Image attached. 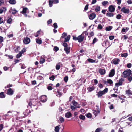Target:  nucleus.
<instances>
[{"label": "nucleus", "instance_id": "nucleus-1", "mask_svg": "<svg viewBox=\"0 0 132 132\" xmlns=\"http://www.w3.org/2000/svg\"><path fill=\"white\" fill-rule=\"evenodd\" d=\"M73 39L75 40H78L79 42H80L83 41L84 37L82 36V34L78 36L77 37L76 36H73Z\"/></svg>", "mask_w": 132, "mask_h": 132}, {"label": "nucleus", "instance_id": "nucleus-2", "mask_svg": "<svg viewBox=\"0 0 132 132\" xmlns=\"http://www.w3.org/2000/svg\"><path fill=\"white\" fill-rule=\"evenodd\" d=\"M108 91V89L107 88H106L103 91H99L97 94L98 97L99 98L101 97L103 95H104Z\"/></svg>", "mask_w": 132, "mask_h": 132}, {"label": "nucleus", "instance_id": "nucleus-3", "mask_svg": "<svg viewBox=\"0 0 132 132\" xmlns=\"http://www.w3.org/2000/svg\"><path fill=\"white\" fill-rule=\"evenodd\" d=\"M131 71L130 69L124 71L123 73L124 77H126L127 76H130L131 74Z\"/></svg>", "mask_w": 132, "mask_h": 132}, {"label": "nucleus", "instance_id": "nucleus-4", "mask_svg": "<svg viewBox=\"0 0 132 132\" xmlns=\"http://www.w3.org/2000/svg\"><path fill=\"white\" fill-rule=\"evenodd\" d=\"M29 12L28 9L26 7L23 8L22 11L21 12L26 17L27 16V14Z\"/></svg>", "mask_w": 132, "mask_h": 132}, {"label": "nucleus", "instance_id": "nucleus-5", "mask_svg": "<svg viewBox=\"0 0 132 132\" xmlns=\"http://www.w3.org/2000/svg\"><path fill=\"white\" fill-rule=\"evenodd\" d=\"M121 11L125 14H128L129 13L130 11L129 9L126 8L125 7H123L121 9Z\"/></svg>", "mask_w": 132, "mask_h": 132}, {"label": "nucleus", "instance_id": "nucleus-6", "mask_svg": "<svg viewBox=\"0 0 132 132\" xmlns=\"http://www.w3.org/2000/svg\"><path fill=\"white\" fill-rule=\"evenodd\" d=\"M124 79L123 78H121L119 81V82L116 84L115 85L117 87H118L121 85L123 83V81H124Z\"/></svg>", "mask_w": 132, "mask_h": 132}, {"label": "nucleus", "instance_id": "nucleus-7", "mask_svg": "<svg viewBox=\"0 0 132 132\" xmlns=\"http://www.w3.org/2000/svg\"><path fill=\"white\" fill-rule=\"evenodd\" d=\"M23 40L24 43L26 44H28L30 41V39L28 37L25 38Z\"/></svg>", "mask_w": 132, "mask_h": 132}, {"label": "nucleus", "instance_id": "nucleus-8", "mask_svg": "<svg viewBox=\"0 0 132 132\" xmlns=\"http://www.w3.org/2000/svg\"><path fill=\"white\" fill-rule=\"evenodd\" d=\"M108 10L109 12H113L114 11L115 8L113 5H111L108 7Z\"/></svg>", "mask_w": 132, "mask_h": 132}, {"label": "nucleus", "instance_id": "nucleus-9", "mask_svg": "<svg viewBox=\"0 0 132 132\" xmlns=\"http://www.w3.org/2000/svg\"><path fill=\"white\" fill-rule=\"evenodd\" d=\"M47 100V97L45 95H42L40 98L41 101L42 102H46Z\"/></svg>", "mask_w": 132, "mask_h": 132}, {"label": "nucleus", "instance_id": "nucleus-10", "mask_svg": "<svg viewBox=\"0 0 132 132\" xmlns=\"http://www.w3.org/2000/svg\"><path fill=\"white\" fill-rule=\"evenodd\" d=\"M14 91L11 88H9L8 89L7 94L8 95H12L13 94Z\"/></svg>", "mask_w": 132, "mask_h": 132}, {"label": "nucleus", "instance_id": "nucleus-11", "mask_svg": "<svg viewBox=\"0 0 132 132\" xmlns=\"http://www.w3.org/2000/svg\"><path fill=\"white\" fill-rule=\"evenodd\" d=\"M96 16L95 14L92 13L89 15V19L92 20L95 18Z\"/></svg>", "mask_w": 132, "mask_h": 132}, {"label": "nucleus", "instance_id": "nucleus-12", "mask_svg": "<svg viewBox=\"0 0 132 132\" xmlns=\"http://www.w3.org/2000/svg\"><path fill=\"white\" fill-rule=\"evenodd\" d=\"M113 63L114 64L117 65L119 63L120 60L118 58H116L113 60Z\"/></svg>", "mask_w": 132, "mask_h": 132}, {"label": "nucleus", "instance_id": "nucleus-13", "mask_svg": "<svg viewBox=\"0 0 132 132\" xmlns=\"http://www.w3.org/2000/svg\"><path fill=\"white\" fill-rule=\"evenodd\" d=\"M115 73V70L114 69H112L109 75V76L110 77H113Z\"/></svg>", "mask_w": 132, "mask_h": 132}, {"label": "nucleus", "instance_id": "nucleus-14", "mask_svg": "<svg viewBox=\"0 0 132 132\" xmlns=\"http://www.w3.org/2000/svg\"><path fill=\"white\" fill-rule=\"evenodd\" d=\"M72 103L73 105L76 107L77 108H80V106L75 101H73Z\"/></svg>", "mask_w": 132, "mask_h": 132}, {"label": "nucleus", "instance_id": "nucleus-15", "mask_svg": "<svg viewBox=\"0 0 132 132\" xmlns=\"http://www.w3.org/2000/svg\"><path fill=\"white\" fill-rule=\"evenodd\" d=\"M99 72L101 75H104L105 73V70L104 69H100L99 70Z\"/></svg>", "mask_w": 132, "mask_h": 132}, {"label": "nucleus", "instance_id": "nucleus-16", "mask_svg": "<svg viewBox=\"0 0 132 132\" xmlns=\"http://www.w3.org/2000/svg\"><path fill=\"white\" fill-rule=\"evenodd\" d=\"M64 50L65 51L67 54H68L69 53L70 51V48L69 47H65Z\"/></svg>", "mask_w": 132, "mask_h": 132}, {"label": "nucleus", "instance_id": "nucleus-17", "mask_svg": "<svg viewBox=\"0 0 132 132\" xmlns=\"http://www.w3.org/2000/svg\"><path fill=\"white\" fill-rule=\"evenodd\" d=\"M95 88L94 86H90L87 88V89L88 90L89 92H91Z\"/></svg>", "mask_w": 132, "mask_h": 132}, {"label": "nucleus", "instance_id": "nucleus-18", "mask_svg": "<svg viewBox=\"0 0 132 132\" xmlns=\"http://www.w3.org/2000/svg\"><path fill=\"white\" fill-rule=\"evenodd\" d=\"M93 113L95 116H97L98 114L100 112L99 110L98 111H97L96 110H93Z\"/></svg>", "mask_w": 132, "mask_h": 132}, {"label": "nucleus", "instance_id": "nucleus-19", "mask_svg": "<svg viewBox=\"0 0 132 132\" xmlns=\"http://www.w3.org/2000/svg\"><path fill=\"white\" fill-rule=\"evenodd\" d=\"M71 114L70 112H68L65 114V116L66 118H69L71 116Z\"/></svg>", "mask_w": 132, "mask_h": 132}, {"label": "nucleus", "instance_id": "nucleus-20", "mask_svg": "<svg viewBox=\"0 0 132 132\" xmlns=\"http://www.w3.org/2000/svg\"><path fill=\"white\" fill-rule=\"evenodd\" d=\"M12 19L11 18H9L7 20V23L10 24L12 21Z\"/></svg>", "mask_w": 132, "mask_h": 132}, {"label": "nucleus", "instance_id": "nucleus-21", "mask_svg": "<svg viewBox=\"0 0 132 132\" xmlns=\"http://www.w3.org/2000/svg\"><path fill=\"white\" fill-rule=\"evenodd\" d=\"M11 11L12 14H15L17 12V11L15 9H12Z\"/></svg>", "mask_w": 132, "mask_h": 132}, {"label": "nucleus", "instance_id": "nucleus-22", "mask_svg": "<svg viewBox=\"0 0 132 132\" xmlns=\"http://www.w3.org/2000/svg\"><path fill=\"white\" fill-rule=\"evenodd\" d=\"M9 2L10 4H15L16 3V2L15 0H10Z\"/></svg>", "mask_w": 132, "mask_h": 132}, {"label": "nucleus", "instance_id": "nucleus-23", "mask_svg": "<svg viewBox=\"0 0 132 132\" xmlns=\"http://www.w3.org/2000/svg\"><path fill=\"white\" fill-rule=\"evenodd\" d=\"M126 94L128 95H132V92L130 90H126Z\"/></svg>", "mask_w": 132, "mask_h": 132}, {"label": "nucleus", "instance_id": "nucleus-24", "mask_svg": "<svg viewBox=\"0 0 132 132\" xmlns=\"http://www.w3.org/2000/svg\"><path fill=\"white\" fill-rule=\"evenodd\" d=\"M87 61L91 63H95V60H94L93 59L90 58L88 59Z\"/></svg>", "mask_w": 132, "mask_h": 132}, {"label": "nucleus", "instance_id": "nucleus-25", "mask_svg": "<svg viewBox=\"0 0 132 132\" xmlns=\"http://www.w3.org/2000/svg\"><path fill=\"white\" fill-rule=\"evenodd\" d=\"M42 57L41 56V58L40 59V64H43L45 61V60L44 59L42 58Z\"/></svg>", "mask_w": 132, "mask_h": 132}, {"label": "nucleus", "instance_id": "nucleus-26", "mask_svg": "<svg viewBox=\"0 0 132 132\" xmlns=\"http://www.w3.org/2000/svg\"><path fill=\"white\" fill-rule=\"evenodd\" d=\"M60 125H59L58 126H56L55 127V132H59L60 128L59 126H60Z\"/></svg>", "mask_w": 132, "mask_h": 132}, {"label": "nucleus", "instance_id": "nucleus-27", "mask_svg": "<svg viewBox=\"0 0 132 132\" xmlns=\"http://www.w3.org/2000/svg\"><path fill=\"white\" fill-rule=\"evenodd\" d=\"M70 35H68L67 37H65V42H67L70 39Z\"/></svg>", "mask_w": 132, "mask_h": 132}, {"label": "nucleus", "instance_id": "nucleus-28", "mask_svg": "<svg viewBox=\"0 0 132 132\" xmlns=\"http://www.w3.org/2000/svg\"><path fill=\"white\" fill-rule=\"evenodd\" d=\"M36 42L37 43L39 44H41L42 43V40L39 38L36 39Z\"/></svg>", "mask_w": 132, "mask_h": 132}, {"label": "nucleus", "instance_id": "nucleus-29", "mask_svg": "<svg viewBox=\"0 0 132 132\" xmlns=\"http://www.w3.org/2000/svg\"><path fill=\"white\" fill-rule=\"evenodd\" d=\"M112 28V27L111 26H109L106 28L105 30L107 31H110L111 30Z\"/></svg>", "mask_w": 132, "mask_h": 132}, {"label": "nucleus", "instance_id": "nucleus-30", "mask_svg": "<svg viewBox=\"0 0 132 132\" xmlns=\"http://www.w3.org/2000/svg\"><path fill=\"white\" fill-rule=\"evenodd\" d=\"M106 15L108 16L112 17L113 16L114 14L113 13L109 12L106 14Z\"/></svg>", "mask_w": 132, "mask_h": 132}, {"label": "nucleus", "instance_id": "nucleus-31", "mask_svg": "<svg viewBox=\"0 0 132 132\" xmlns=\"http://www.w3.org/2000/svg\"><path fill=\"white\" fill-rule=\"evenodd\" d=\"M5 97V96L4 94V93L1 92L0 93V98H3Z\"/></svg>", "mask_w": 132, "mask_h": 132}, {"label": "nucleus", "instance_id": "nucleus-32", "mask_svg": "<svg viewBox=\"0 0 132 132\" xmlns=\"http://www.w3.org/2000/svg\"><path fill=\"white\" fill-rule=\"evenodd\" d=\"M108 2L107 1H104L102 2V4L104 6H105L106 5L108 4Z\"/></svg>", "mask_w": 132, "mask_h": 132}, {"label": "nucleus", "instance_id": "nucleus-33", "mask_svg": "<svg viewBox=\"0 0 132 132\" xmlns=\"http://www.w3.org/2000/svg\"><path fill=\"white\" fill-rule=\"evenodd\" d=\"M100 7L99 6H96L95 8V10L96 12H97L100 11Z\"/></svg>", "mask_w": 132, "mask_h": 132}, {"label": "nucleus", "instance_id": "nucleus-34", "mask_svg": "<svg viewBox=\"0 0 132 132\" xmlns=\"http://www.w3.org/2000/svg\"><path fill=\"white\" fill-rule=\"evenodd\" d=\"M56 96L59 97H60L62 95V94L59 91H57L56 93Z\"/></svg>", "mask_w": 132, "mask_h": 132}, {"label": "nucleus", "instance_id": "nucleus-35", "mask_svg": "<svg viewBox=\"0 0 132 132\" xmlns=\"http://www.w3.org/2000/svg\"><path fill=\"white\" fill-rule=\"evenodd\" d=\"M79 118L82 120H84L85 119V117L83 115H80L79 116Z\"/></svg>", "mask_w": 132, "mask_h": 132}, {"label": "nucleus", "instance_id": "nucleus-36", "mask_svg": "<svg viewBox=\"0 0 132 132\" xmlns=\"http://www.w3.org/2000/svg\"><path fill=\"white\" fill-rule=\"evenodd\" d=\"M128 76V79L130 81H131L132 80V75L131 74V75Z\"/></svg>", "mask_w": 132, "mask_h": 132}, {"label": "nucleus", "instance_id": "nucleus-37", "mask_svg": "<svg viewBox=\"0 0 132 132\" xmlns=\"http://www.w3.org/2000/svg\"><path fill=\"white\" fill-rule=\"evenodd\" d=\"M22 53L21 52H20L17 55L16 57L17 58H19L21 56Z\"/></svg>", "mask_w": 132, "mask_h": 132}, {"label": "nucleus", "instance_id": "nucleus-38", "mask_svg": "<svg viewBox=\"0 0 132 132\" xmlns=\"http://www.w3.org/2000/svg\"><path fill=\"white\" fill-rule=\"evenodd\" d=\"M128 56V54L127 53H124L122 54L121 55V56L122 57H126Z\"/></svg>", "mask_w": 132, "mask_h": 132}, {"label": "nucleus", "instance_id": "nucleus-39", "mask_svg": "<svg viewBox=\"0 0 132 132\" xmlns=\"http://www.w3.org/2000/svg\"><path fill=\"white\" fill-rule=\"evenodd\" d=\"M53 2H52V0H50L49 1V6L50 7H51L53 5Z\"/></svg>", "mask_w": 132, "mask_h": 132}, {"label": "nucleus", "instance_id": "nucleus-40", "mask_svg": "<svg viewBox=\"0 0 132 132\" xmlns=\"http://www.w3.org/2000/svg\"><path fill=\"white\" fill-rule=\"evenodd\" d=\"M107 82L110 85H111L113 83V81H112L111 80V79H109L108 80Z\"/></svg>", "mask_w": 132, "mask_h": 132}, {"label": "nucleus", "instance_id": "nucleus-41", "mask_svg": "<svg viewBox=\"0 0 132 132\" xmlns=\"http://www.w3.org/2000/svg\"><path fill=\"white\" fill-rule=\"evenodd\" d=\"M60 120L61 122H62L64 121V118L62 117H61L60 118Z\"/></svg>", "mask_w": 132, "mask_h": 132}, {"label": "nucleus", "instance_id": "nucleus-42", "mask_svg": "<svg viewBox=\"0 0 132 132\" xmlns=\"http://www.w3.org/2000/svg\"><path fill=\"white\" fill-rule=\"evenodd\" d=\"M102 130L101 128H98L96 129L95 130V132H100Z\"/></svg>", "mask_w": 132, "mask_h": 132}, {"label": "nucleus", "instance_id": "nucleus-43", "mask_svg": "<svg viewBox=\"0 0 132 132\" xmlns=\"http://www.w3.org/2000/svg\"><path fill=\"white\" fill-rule=\"evenodd\" d=\"M86 116L88 118H91L92 117V115L90 113H88L86 115Z\"/></svg>", "mask_w": 132, "mask_h": 132}, {"label": "nucleus", "instance_id": "nucleus-44", "mask_svg": "<svg viewBox=\"0 0 132 132\" xmlns=\"http://www.w3.org/2000/svg\"><path fill=\"white\" fill-rule=\"evenodd\" d=\"M99 109V111H100V108H99V106H98L97 105H96L95 107V108H94V109L95 110H96L97 111H98Z\"/></svg>", "mask_w": 132, "mask_h": 132}, {"label": "nucleus", "instance_id": "nucleus-45", "mask_svg": "<svg viewBox=\"0 0 132 132\" xmlns=\"http://www.w3.org/2000/svg\"><path fill=\"white\" fill-rule=\"evenodd\" d=\"M53 3L54 4H57L59 3L58 0H52Z\"/></svg>", "mask_w": 132, "mask_h": 132}, {"label": "nucleus", "instance_id": "nucleus-46", "mask_svg": "<svg viewBox=\"0 0 132 132\" xmlns=\"http://www.w3.org/2000/svg\"><path fill=\"white\" fill-rule=\"evenodd\" d=\"M121 15L120 14H118L117 15L116 18L117 19H120L121 18Z\"/></svg>", "mask_w": 132, "mask_h": 132}, {"label": "nucleus", "instance_id": "nucleus-47", "mask_svg": "<svg viewBox=\"0 0 132 132\" xmlns=\"http://www.w3.org/2000/svg\"><path fill=\"white\" fill-rule=\"evenodd\" d=\"M68 76H66L64 78V81L65 82H67L68 81Z\"/></svg>", "mask_w": 132, "mask_h": 132}, {"label": "nucleus", "instance_id": "nucleus-48", "mask_svg": "<svg viewBox=\"0 0 132 132\" xmlns=\"http://www.w3.org/2000/svg\"><path fill=\"white\" fill-rule=\"evenodd\" d=\"M3 124H0V131H1L3 129Z\"/></svg>", "mask_w": 132, "mask_h": 132}, {"label": "nucleus", "instance_id": "nucleus-49", "mask_svg": "<svg viewBox=\"0 0 132 132\" xmlns=\"http://www.w3.org/2000/svg\"><path fill=\"white\" fill-rule=\"evenodd\" d=\"M114 36H111L109 37V39L110 40H112L114 38Z\"/></svg>", "mask_w": 132, "mask_h": 132}, {"label": "nucleus", "instance_id": "nucleus-50", "mask_svg": "<svg viewBox=\"0 0 132 132\" xmlns=\"http://www.w3.org/2000/svg\"><path fill=\"white\" fill-rule=\"evenodd\" d=\"M55 78L54 76V75H52L50 77V79L52 80H54Z\"/></svg>", "mask_w": 132, "mask_h": 132}, {"label": "nucleus", "instance_id": "nucleus-51", "mask_svg": "<svg viewBox=\"0 0 132 132\" xmlns=\"http://www.w3.org/2000/svg\"><path fill=\"white\" fill-rule=\"evenodd\" d=\"M103 27L100 24H99L98 25L97 27V28L98 29H102Z\"/></svg>", "mask_w": 132, "mask_h": 132}, {"label": "nucleus", "instance_id": "nucleus-52", "mask_svg": "<svg viewBox=\"0 0 132 132\" xmlns=\"http://www.w3.org/2000/svg\"><path fill=\"white\" fill-rule=\"evenodd\" d=\"M60 67V66L59 65L57 64L56 65V68L57 70H59V69Z\"/></svg>", "mask_w": 132, "mask_h": 132}, {"label": "nucleus", "instance_id": "nucleus-53", "mask_svg": "<svg viewBox=\"0 0 132 132\" xmlns=\"http://www.w3.org/2000/svg\"><path fill=\"white\" fill-rule=\"evenodd\" d=\"M97 39L96 38H94L93 40V44H94L97 41Z\"/></svg>", "mask_w": 132, "mask_h": 132}, {"label": "nucleus", "instance_id": "nucleus-54", "mask_svg": "<svg viewBox=\"0 0 132 132\" xmlns=\"http://www.w3.org/2000/svg\"><path fill=\"white\" fill-rule=\"evenodd\" d=\"M67 35V34L66 33H64L62 34V37L63 38H64Z\"/></svg>", "mask_w": 132, "mask_h": 132}, {"label": "nucleus", "instance_id": "nucleus-55", "mask_svg": "<svg viewBox=\"0 0 132 132\" xmlns=\"http://www.w3.org/2000/svg\"><path fill=\"white\" fill-rule=\"evenodd\" d=\"M70 108L72 110H74L75 108H77L75 106L72 105H71Z\"/></svg>", "mask_w": 132, "mask_h": 132}, {"label": "nucleus", "instance_id": "nucleus-56", "mask_svg": "<svg viewBox=\"0 0 132 132\" xmlns=\"http://www.w3.org/2000/svg\"><path fill=\"white\" fill-rule=\"evenodd\" d=\"M53 26L55 28H57L58 27L57 24L56 23H54V24Z\"/></svg>", "mask_w": 132, "mask_h": 132}, {"label": "nucleus", "instance_id": "nucleus-57", "mask_svg": "<svg viewBox=\"0 0 132 132\" xmlns=\"http://www.w3.org/2000/svg\"><path fill=\"white\" fill-rule=\"evenodd\" d=\"M112 97L116 98L117 97V95L115 94H113L111 95Z\"/></svg>", "mask_w": 132, "mask_h": 132}, {"label": "nucleus", "instance_id": "nucleus-58", "mask_svg": "<svg viewBox=\"0 0 132 132\" xmlns=\"http://www.w3.org/2000/svg\"><path fill=\"white\" fill-rule=\"evenodd\" d=\"M110 109L111 110L114 108V106L113 104H111L110 106H109Z\"/></svg>", "mask_w": 132, "mask_h": 132}, {"label": "nucleus", "instance_id": "nucleus-59", "mask_svg": "<svg viewBox=\"0 0 132 132\" xmlns=\"http://www.w3.org/2000/svg\"><path fill=\"white\" fill-rule=\"evenodd\" d=\"M132 66L131 64L130 63L128 64L127 65V67L128 68H130Z\"/></svg>", "mask_w": 132, "mask_h": 132}, {"label": "nucleus", "instance_id": "nucleus-60", "mask_svg": "<svg viewBox=\"0 0 132 132\" xmlns=\"http://www.w3.org/2000/svg\"><path fill=\"white\" fill-rule=\"evenodd\" d=\"M52 20L51 19H50L47 21V23L48 24H50L52 22Z\"/></svg>", "mask_w": 132, "mask_h": 132}, {"label": "nucleus", "instance_id": "nucleus-61", "mask_svg": "<svg viewBox=\"0 0 132 132\" xmlns=\"http://www.w3.org/2000/svg\"><path fill=\"white\" fill-rule=\"evenodd\" d=\"M97 2L96 0H92L91 2L92 4H93Z\"/></svg>", "mask_w": 132, "mask_h": 132}, {"label": "nucleus", "instance_id": "nucleus-62", "mask_svg": "<svg viewBox=\"0 0 132 132\" xmlns=\"http://www.w3.org/2000/svg\"><path fill=\"white\" fill-rule=\"evenodd\" d=\"M47 89L48 90H51L52 89V87L50 86H48L47 87Z\"/></svg>", "mask_w": 132, "mask_h": 132}, {"label": "nucleus", "instance_id": "nucleus-63", "mask_svg": "<svg viewBox=\"0 0 132 132\" xmlns=\"http://www.w3.org/2000/svg\"><path fill=\"white\" fill-rule=\"evenodd\" d=\"M127 2L128 4H131L132 3V1L131 0H128Z\"/></svg>", "mask_w": 132, "mask_h": 132}, {"label": "nucleus", "instance_id": "nucleus-64", "mask_svg": "<svg viewBox=\"0 0 132 132\" xmlns=\"http://www.w3.org/2000/svg\"><path fill=\"white\" fill-rule=\"evenodd\" d=\"M118 132H123L122 129L121 128L119 129Z\"/></svg>", "mask_w": 132, "mask_h": 132}]
</instances>
